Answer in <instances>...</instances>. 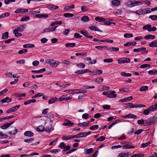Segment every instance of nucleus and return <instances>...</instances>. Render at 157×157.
Instances as JSON below:
<instances>
[{"label":"nucleus","mask_w":157,"mask_h":157,"mask_svg":"<svg viewBox=\"0 0 157 157\" xmlns=\"http://www.w3.org/2000/svg\"><path fill=\"white\" fill-rule=\"evenodd\" d=\"M111 3L113 6H117L120 4V2L119 0H112L111 1Z\"/></svg>","instance_id":"obj_13"},{"label":"nucleus","mask_w":157,"mask_h":157,"mask_svg":"<svg viewBox=\"0 0 157 157\" xmlns=\"http://www.w3.org/2000/svg\"><path fill=\"white\" fill-rule=\"evenodd\" d=\"M121 75L124 77H130L132 75V74L129 73H126L125 72H122L121 73Z\"/></svg>","instance_id":"obj_46"},{"label":"nucleus","mask_w":157,"mask_h":157,"mask_svg":"<svg viewBox=\"0 0 157 157\" xmlns=\"http://www.w3.org/2000/svg\"><path fill=\"white\" fill-rule=\"evenodd\" d=\"M62 139L63 140H69L71 139L70 135L63 136L62 137Z\"/></svg>","instance_id":"obj_38"},{"label":"nucleus","mask_w":157,"mask_h":157,"mask_svg":"<svg viewBox=\"0 0 157 157\" xmlns=\"http://www.w3.org/2000/svg\"><path fill=\"white\" fill-rule=\"evenodd\" d=\"M95 48L98 49H105L106 48V47L105 46H96Z\"/></svg>","instance_id":"obj_60"},{"label":"nucleus","mask_w":157,"mask_h":157,"mask_svg":"<svg viewBox=\"0 0 157 157\" xmlns=\"http://www.w3.org/2000/svg\"><path fill=\"white\" fill-rule=\"evenodd\" d=\"M9 37V33L6 32L3 33L2 35V39H6Z\"/></svg>","instance_id":"obj_37"},{"label":"nucleus","mask_w":157,"mask_h":157,"mask_svg":"<svg viewBox=\"0 0 157 157\" xmlns=\"http://www.w3.org/2000/svg\"><path fill=\"white\" fill-rule=\"evenodd\" d=\"M17 132V130L16 127H14V130L13 131H10L9 134L10 135H14L16 134Z\"/></svg>","instance_id":"obj_45"},{"label":"nucleus","mask_w":157,"mask_h":157,"mask_svg":"<svg viewBox=\"0 0 157 157\" xmlns=\"http://www.w3.org/2000/svg\"><path fill=\"white\" fill-rule=\"evenodd\" d=\"M47 7L48 9L52 10H55L58 8V6H55L53 4H49L47 5Z\"/></svg>","instance_id":"obj_9"},{"label":"nucleus","mask_w":157,"mask_h":157,"mask_svg":"<svg viewBox=\"0 0 157 157\" xmlns=\"http://www.w3.org/2000/svg\"><path fill=\"white\" fill-rule=\"evenodd\" d=\"M155 38V37L154 35L151 34H148L145 36L144 38L146 40H153Z\"/></svg>","instance_id":"obj_23"},{"label":"nucleus","mask_w":157,"mask_h":157,"mask_svg":"<svg viewBox=\"0 0 157 157\" xmlns=\"http://www.w3.org/2000/svg\"><path fill=\"white\" fill-rule=\"evenodd\" d=\"M104 80L103 78L101 77L97 78L94 80V82H98L99 83L102 82Z\"/></svg>","instance_id":"obj_43"},{"label":"nucleus","mask_w":157,"mask_h":157,"mask_svg":"<svg viewBox=\"0 0 157 157\" xmlns=\"http://www.w3.org/2000/svg\"><path fill=\"white\" fill-rule=\"evenodd\" d=\"M130 59L128 58H123L117 60L118 63L120 64L126 63H129L130 62Z\"/></svg>","instance_id":"obj_5"},{"label":"nucleus","mask_w":157,"mask_h":157,"mask_svg":"<svg viewBox=\"0 0 157 157\" xmlns=\"http://www.w3.org/2000/svg\"><path fill=\"white\" fill-rule=\"evenodd\" d=\"M149 46L150 47H157V40L152 41L149 44Z\"/></svg>","instance_id":"obj_16"},{"label":"nucleus","mask_w":157,"mask_h":157,"mask_svg":"<svg viewBox=\"0 0 157 157\" xmlns=\"http://www.w3.org/2000/svg\"><path fill=\"white\" fill-rule=\"evenodd\" d=\"M149 109L150 111H154L157 109V102L153 105L149 107Z\"/></svg>","instance_id":"obj_15"},{"label":"nucleus","mask_w":157,"mask_h":157,"mask_svg":"<svg viewBox=\"0 0 157 157\" xmlns=\"http://www.w3.org/2000/svg\"><path fill=\"white\" fill-rule=\"evenodd\" d=\"M28 51V50L26 49H23L21 50H20L18 51V53L19 54H25Z\"/></svg>","instance_id":"obj_54"},{"label":"nucleus","mask_w":157,"mask_h":157,"mask_svg":"<svg viewBox=\"0 0 157 157\" xmlns=\"http://www.w3.org/2000/svg\"><path fill=\"white\" fill-rule=\"evenodd\" d=\"M14 122V121H12L10 123H7L5 124L4 125L1 126V128L3 129H6L10 127L11 124H12Z\"/></svg>","instance_id":"obj_11"},{"label":"nucleus","mask_w":157,"mask_h":157,"mask_svg":"<svg viewBox=\"0 0 157 157\" xmlns=\"http://www.w3.org/2000/svg\"><path fill=\"white\" fill-rule=\"evenodd\" d=\"M95 19L96 21L100 22H104V21H105V18L99 17H96Z\"/></svg>","instance_id":"obj_34"},{"label":"nucleus","mask_w":157,"mask_h":157,"mask_svg":"<svg viewBox=\"0 0 157 157\" xmlns=\"http://www.w3.org/2000/svg\"><path fill=\"white\" fill-rule=\"evenodd\" d=\"M14 95L16 96H17V97H21L25 96L26 94L25 93H22V94L15 93V94Z\"/></svg>","instance_id":"obj_62"},{"label":"nucleus","mask_w":157,"mask_h":157,"mask_svg":"<svg viewBox=\"0 0 157 157\" xmlns=\"http://www.w3.org/2000/svg\"><path fill=\"white\" fill-rule=\"evenodd\" d=\"M12 101L11 98H10L9 97H6V98L2 99L1 100L2 103H9Z\"/></svg>","instance_id":"obj_12"},{"label":"nucleus","mask_w":157,"mask_h":157,"mask_svg":"<svg viewBox=\"0 0 157 157\" xmlns=\"http://www.w3.org/2000/svg\"><path fill=\"white\" fill-rule=\"evenodd\" d=\"M45 62L46 63L53 67H57L60 64L59 61L52 59H47Z\"/></svg>","instance_id":"obj_3"},{"label":"nucleus","mask_w":157,"mask_h":157,"mask_svg":"<svg viewBox=\"0 0 157 157\" xmlns=\"http://www.w3.org/2000/svg\"><path fill=\"white\" fill-rule=\"evenodd\" d=\"M149 18L153 21H156L157 20V16L156 15H151L149 16Z\"/></svg>","instance_id":"obj_52"},{"label":"nucleus","mask_w":157,"mask_h":157,"mask_svg":"<svg viewBox=\"0 0 157 157\" xmlns=\"http://www.w3.org/2000/svg\"><path fill=\"white\" fill-rule=\"evenodd\" d=\"M157 120V118L156 117H151L145 120V125L146 126L150 125L155 123Z\"/></svg>","instance_id":"obj_1"},{"label":"nucleus","mask_w":157,"mask_h":157,"mask_svg":"<svg viewBox=\"0 0 157 157\" xmlns=\"http://www.w3.org/2000/svg\"><path fill=\"white\" fill-rule=\"evenodd\" d=\"M142 2L139 1H129L127 2L126 5L128 7L132 8L136 6L142 5Z\"/></svg>","instance_id":"obj_2"},{"label":"nucleus","mask_w":157,"mask_h":157,"mask_svg":"<svg viewBox=\"0 0 157 157\" xmlns=\"http://www.w3.org/2000/svg\"><path fill=\"white\" fill-rule=\"evenodd\" d=\"M18 31H19L18 30L16 29H15L13 31V33L16 37L21 36H22V34L18 33Z\"/></svg>","instance_id":"obj_30"},{"label":"nucleus","mask_w":157,"mask_h":157,"mask_svg":"<svg viewBox=\"0 0 157 157\" xmlns=\"http://www.w3.org/2000/svg\"><path fill=\"white\" fill-rule=\"evenodd\" d=\"M90 121L83 122V123H79L77 124L78 126L83 128L87 127L90 124Z\"/></svg>","instance_id":"obj_10"},{"label":"nucleus","mask_w":157,"mask_h":157,"mask_svg":"<svg viewBox=\"0 0 157 157\" xmlns=\"http://www.w3.org/2000/svg\"><path fill=\"white\" fill-rule=\"evenodd\" d=\"M80 33L83 35L84 36L86 37H87V36H88V34H89L88 32L86 30H81L80 31Z\"/></svg>","instance_id":"obj_47"},{"label":"nucleus","mask_w":157,"mask_h":157,"mask_svg":"<svg viewBox=\"0 0 157 157\" xmlns=\"http://www.w3.org/2000/svg\"><path fill=\"white\" fill-rule=\"evenodd\" d=\"M124 37L126 38H128L133 37V35L132 33H125L124 34Z\"/></svg>","instance_id":"obj_49"},{"label":"nucleus","mask_w":157,"mask_h":157,"mask_svg":"<svg viewBox=\"0 0 157 157\" xmlns=\"http://www.w3.org/2000/svg\"><path fill=\"white\" fill-rule=\"evenodd\" d=\"M75 8V5L72 4L70 6H65L63 9L64 10H69L71 9H74Z\"/></svg>","instance_id":"obj_35"},{"label":"nucleus","mask_w":157,"mask_h":157,"mask_svg":"<svg viewBox=\"0 0 157 157\" xmlns=\"http://www.w3.org/2000/svg\"><path fill=\"white\" fill-rule=\"evenodd\" d=\"M123 117L124 119L132 118L136 119L137 118V116L133 114L129 113L127 115L123 116Z\"/></svg>","instance_id":"obj_8"},{"label":"nucleus","mask_w":157,"mask_h":157,"mask_svg":"<svg viewBox=\"0 0 157 157\" xmlns=\"http://www.w3.org/2000/svg\"><path fill=\"white\" fill-rule=\"evenodd\" d=\"M144 9L142 10H139L136 11L134 12L136 14L140 15L144 14Z\"/></svg>","instance_id":"obj_36"},{"label":"nucleus","mask_w":157,"mask_h":157,"mask_svg":"<svg viewBox=\"0 0 157 157\" xmlns=\"http://www.w3.org/2000/svg\"><path fill=\"white\" fill-rule=\"evenodd\" d=\"M143 129H140L136 130L135 132V134L139 135L143 131Z\"/></svg>","instance_id":"obj_64"},{"label":"nucleus","mask_w":157,"mask_h":157,"mask_svg":"<svg viewBox=\"0 0 157 157\" xmlns=\"http://www.w3.org/2000/svg\"><path fill=\"white\" fill-rule=\"evenodd\" d=\"M107 50L109 52H117L119 51V48H118L117 47L115 48L114 47H112L110 48H109L107 49Z\"/></svg>","instance_id":"obj_28"},{"label":"nucleus","mask_w":157,"mask_h":157,"mask_svg":"<svg viewBox=\"0 0 157 157\" xmlns=\"http://www.w3.org/2000/svg\"><path fill=\"white\" fill-rule=\"evenodd\" d=\"M73 14L71 13H67L64 14V16L66 17H68L73 16Z\"/></svg>","instance_id":"obj_57"},{"label":"nucleus","mask_w":157,"mask_h":157,"mask_svg":"<svg viewBox=\"0 0 157 157\" xmlns=\"http://www.w3.org/2000/svg\"><path fill=\"white\" fill-rule=\"evenodd\" d=\"M81 20L82 21L86 22L88 21H89L90 19L87 16H84L81 17Z\"/></svg>","instance_id":"obj_32"},{"label":"nucleus","mask_w":157,"mask_h":157,"mask_svg":"<svg viewBox=\"0 0 157 157\" xmlns=\"http://www.w3.org/2000/svg\"><path fill=\"white\" fill-rule=\"evenodd\" d=\"M151 67L150 65L149 64H144L141 65L140 66V67L141 68L144 69V68H146L147 67Z\"/></svg>","instance_id":"obj_51"},{"label":"nucleus","mask_w":157,"mask_h":157,"mask_svg":"<svg viewBox=\"0 0 157 157\" xmlns=\"http://www.w3.org/2000/svg\"><path fill=\"white\" fill-rule=\"evenodd\" d=\"M24 135L25 136L31 137L33 136V133L30 131H26L24 133Z\"/></svg>","instance_id":"obj_22"},{"label":"nucleus","mask_w":157,"mask_h":157,"mask_svg":"<svg viewBox=\"0 0 157 157\" xmlns=\"http://www.w3.org/2000/svg\"><path fill=\"white\" fill-rule=\"evenodd\" d=\"M136 44V42H128L124 44V46H135Z\"/></svg>","instance_id":"obj_25"},{"label":"nucleus","mask_w":157,"mask_h":157,"mask_svg":"<svg viewBox=\"0 0 157 157\" xmlns=\"http://www.w3.org/2000/svg\"><path fill=\"white\" fill-rule=\"evenodd\" d=\"M113 60L112 58L105 59L103 60V61L105 63H111L113 62Z\"/></svg>","instance_id":"obj_63"},{"label":"nucleus","mask_w":157,"mask_h":157,"mask_svg":"<svg viewBox=\"0 0 157 157\" xmlns=\"http://www.w3.org/2000/svg\"><path fill=\"white\" fill-rule=\"evenodd\" d=\"M76 65L78 67L82 69H83L85 67V64L82 63H76Z\"/></svg>","instance_id":"obj_42"},{"label":"nucleus","mask_w":157,"mask_h":157,"mask_svg":"<svg viewBox=\"0 0 157 157\" xmlns=\"http://www.w3.org/2000/svg\"><path fill=\"white\" fill-rule=\"evenodd\" d=\"M146 48H145L142 47L138 48H135L133 49V51L135 52H143L146 50Z\"/></svg>","instance_id":"obj_20"},{"label":"nucleus","mask_w":157,"mask_h":157,"mask_svg":"<svg viewBox=\"0 0 157 157\" xmlns=\"http://www.w3.org/2000/svg\"><path fill=\"white\" fill-rule=\"evenodd\" d=\"M98 127L99 126L98 125H93L90 128V129L91 130H95L97 129Z\"/></svg>","instance_id":"obj_50"},{"label":"nucleus","mask_w":157,"mask_h":157,"mask_svg":"<svg viewBox=\"0 0 157 157\" xmlns=\"http://www.w3.org/2000/svg\"><path fill=\"white\" fill-rule=\"evenodd\" d=\"M148 73L150 75H154L157 74V69L150 70L148 71Z\"/></svg>","instance_id":"obj_40"},{"label":"nucleus","mask_w":157,"mask_h":157,"mask_svg":"<svg viewBox=\"0 0 157 157\" xmlns=\"http://www.w3.org/2000/svg\"><path fill=\"white\" fill-rule=\"evenodd\" d=\"M35 16L36 17L38 18H46L48 17V15L47 14H36L35 15Z\"/></svg>","instance_id":"obj_21"},{"label":"nucleus","mask_w":157,"mask_h":157,"mask_svg":"<svg viewBox=\"0 0 157 157\" xmlns=\"http://www.w3.org/2000/svg\"><path fill=\"white\" fill-rule=\"evenodd\" d=\"M75 44L74 43H66L65 46L67 47H74L75 46Z\"/></svg>","instance_id":"obj_44"},{"label":"nucleus","mask_w":157,"mask_h":157,"mask_svg":"<svg viewBox=\"0 0 157 157\" xmlns=\"http://www.w3.org/2000/svg\"><path fill=\"white\" fill-rule=\"evenodd\" d=\"M34 140V139L33 138L27 139L24 140V142L27 143H30Z\"/></svg>","instance_id":"obj_61"},{"label":"nucleus","mask_w":157,"mask_h":157,"mask_svg":"<svg viewBox=\"0 0 157 157\" xmlns=\"http://www.w3.org/2000/svg\"><path fill=\"white\" fill-rule=\"evenodd\" d=\"M115 91L109 90L108 98H113L117 97V94H115Z\"/></svg>","instance_id":"obj_7"},{"label":"nucleus","mask_w":157,"mask_h":157,"mask_svg":"<svg viewBox=\"0 0 157 157\" xmlns=\"http://www.w3.org/2000/svg\"><path fill=\"white\" fill-rule=\"evenodd\" d=\"M119 90L121 92L122 91L124 92H125L128 91L129 88H122L119 89Z\"/></svg>","instance_id":"obj_55"},{"label":"nucleus","mask_w":157,"mask_h":157,"mask_svg":"<svg viewBox=\"0 0 157 157\" xmlns=\"http://www.w3.org/2000/svg\"><path fill=\"white\" fill-rule=\"evenodd\" d=\"M53 129H52L51 125H49L48 127H46L44 131L48 133H50L52 131Z\"/></svg>","instance_id":"obj_31"},{"label":"nucleus","mask_w":157,"mask_h":157,"mask_svg":"<svg viewBox=\"0 0 157 157\" xmlns=\"http://www.w3.org/2000/svg\"><path fill=\"white\" fill-rule=\"evenodd\" d=\"M146 107V106L144 105L140 104H135L134 105H133V106H132V107L135 108H141V107Z\"/></svg>","instance_id":"obj_41"},{"label":"nucleus","mask_w":157,"mask_h":157,"mask_svg":"<svg viewBox=\"0 0 157 157\" xmlns=\"http://www.w3.org/2000/svg\"><path fill=\"white\" fill-rule=\"evenodd\" d=\"M30 19V17L29 16L24 17L21 18L20 20L21 21H28Z\"/></svg>","instance_id":"obj_59"},{"label":"nucleus","mask_w":157,"mask_h":157,"mask_svg":"<svg viewBox=\"0 0 157 157\" xmlns=\"http://www.w3.org/2000/svg\"><path fill=\"white\" fill-rule=\"evenodd\" d=\"M46 71V69L44 68L38 70H33L32 71V73H36L37 74H39L43 72Z\"/></svg>","instance_id":"obj_27"},{"label":"nucleus","mask_w":157,"mask_h":157,"mask_svg":"<svg viewBox=\"0 0 157 157\" xmlns=\"http://www.w3.org/2000/svg\"><path fill=\"white\" fill-rule=\"evenodd\" d=\"M102 71L101 70H96L91 72V74L93 75H99L102 73Z\"/></svg>","instance_id":"obj_14"},{"label":"nucleus","mask_w":157,"mask_h":157,"mask_svg":"<svg viewBox=\"0 0 157 157\" xmlns=\"http://www.w3.org/2000/svg\"><path fill=\"white\" fill-rule=\"evenodd\" d=\"M89 28L91 30L97 31L98 32H101L98 28L95 26H92L90 27H89Z\"/></svg>","instance_id":"obj_18"},{"label":"nucleus","mask_w":157,"mask_h":157,"mask_svg":"<svg viewBox=\"0 0 157 157\" xmlns=\"http://www.w3.org/2000/svg\"><path fill=\"white\" fill-rule=\"evenodd\" d=\"M150 144V142H148L147 143H145L142 144H141V148H145Z\"/></svg>","instance_id":"obj_53"},{"label":"nucleus","mask_w":157,"mask_h":157,"mask_svg":"<svg viewBox=\"0 0 157 157\" xmlns=\"http://www.w3.org/2000/svg\"><path fill=\"white\" fill-rule=\"evenodd\" d=\"M58 98H52L49 100L48 103L49 104H52L56 102Z\"/></svg>","instance_id":"obj_19"},{"label":"nucleus","mask_w":157,"mask_h":157,"mask_svg":"<svg viewBox=\"0 0 157 157\" xmlns=\"http://www.w3.org/2000/svg\"><path fill=\"white\" fill-rule=\"evenodd\" d=\"M23 47L24 48H31L34 47V45L33 44H24L23 45Z\"/></svg>","instance_id":"obj_39"},{"label":"nucleus","mask_w":157,"mask_h":157,"mask_svg":"<svg viewBox=\"0 0 157 157\" xmlns=\"http://www.w3.org/2000/svg\"><path fill=\"white\" fill-rule=\"evenodd\" d=\"M90 70L88 69L79 70L76 71L75 73L78 75H81L85 73L91 72Z\"/></svg>","instance_id":"obj_4"},{"label":"nucleus","mask_w":157,"mask_h":157,"mask_svg":"<svg viewBox=\"0 0 157 157\" xmlns=\"http://www.w3.org/2000/svg\"><path fill=\"white\" fill-rule=\"evenodd\" d=\"M74 123L71 122L70 121H67L66 122H64L63 124V125L65 126H73L74 125Z\"/></svg>","instance_id":"obj_26"},{"label":"nucleus","mask_w":157,"mask_h":157,"mask_svg":"<svg viewBox=\"0 0 157 157\" xmlns=\"http://www.w3.org/2000/svg\"><path fill=\"white\" fill-rule=\"evenodd\" d=\"M26 26L25 25H21L17 28V29L19 32H21L23 31L25 28Z\"/></svg>","instance_id":"obj_33"},{"label":"nucleus","mask_w":157,"mask_h":157,"mask_svg":"<svg viewBox=\"0 0 157 157\" xmlns=\"http://www.w3.org/2000/svg\"><path fill=\"white\" fill-rule=\"evenodd\" d=\"M91 133L90 131L85 132H81L79 133L78 134V137L81 138L84 137H85L88 135H90Z\"/></svg>","instance_id":"obj_6"},{"label":"nucleus","mask_w":157,"mask_h":157,"mask_svg":"<svg viewBox=\"0 0 157 157\" xmlns=\"http://www.w3.org/2000/svg\"><path fill=\"white\" fill-rule=\"evenodd\" d=\"M20 105H17L12 107V108H11V109L13 112L17 111Z\"/></svg>","instance_id":"obj_56"},{"label":"nucleus","mask_w":157,"mask_h":157,"mask_svg":"<svg viewBox=\"0 0 157 157\" xmlns=\"http://www.w3.org/2000/svg\"><path fill=\"white\" fill-rule=\"evenodd\" d=\"M66 92L67 93H70V94H78V89H76L75 90H66L64 91Z\"/></svg>","instance_id":"obj_17"},{"label":"nucleus","mask_w":157,"mask_h":157,"mask_svg":"<svg viewBox=\"0 0 157 157\" xmlns=\"http://www.w3.org/2000/svg\"><path fill=\"white\" fill-rule=\"evenodd\" d=\"M148 88V87L147 86H141L140 89V91L142 92L147 90Z\"/></svg>","instance_id":"obj_48"},{"label":"nucleus","mask_w":157,"mask_h":157,"mask_svg":"<svg viewBox=\"0 0 157 157\" xmlns=\"http://www.w3.org/2000/svg\"><path fill=\"white\" fill-rule=\"evenodd\" d=\"M130 155V153L128 152L126 153L121 152L119 154V155L120 157H127Z\"/></svg>","instance_id":"obj_24"},{"label":"nucleus","mask_w":157,"mask_h":157,"mask_svg":"<svg viewBox=\"0 0 157 157\" xmlns=\"http://www.w3.org/2000/svg\"><path fill=\"white\" fill-rule=\"evenodd\" d=\"M93 151V149L92 148L89 149L86 148L84 150V151L86 154H90Z\"/></svg>","instance_id":"obj_29"},{"label":"nucleus","mask_w":157,"mask_h":157,"mask_svg":"<svg viewBox=\"0 0 157 157\" xmlns=\"http://www.w3.org/2000/svg\"><path fill=\"white\" fill-rule=\"evenodd\" d=\"M105 137L104 136H100L99 138H97L96 140V141H104L105 140Z\"/></svg>","instance_id":"obj_58"}]
</instances>
